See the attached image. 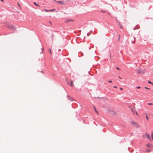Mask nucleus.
<instances>
[{
  "label": "nucleus",
  "mask_w": 153,
  "mask_h": 153,
  "mask_svg": "<svg viewBox=\"0 0 153 153\" xmlns=\"http://www.w3.org/2000/svg\"><path fill=\"white\" fill-rule=\"evenodd\" d=\"M55 1L61 5H64L67 4L69 2V0H64L63 1Z\"/></svg>",
  "instance_id": "1"
},
{
  "label": "nucleus",
  "mask_w": 153,
  "mask_h": 153,
  "mask_svg": "<svg viewBox=\"0 0 153 153\" xmlns=\"http://www.w3.org/2000/svg\"><path fill=\"white\" fill-rule=\"evenodd\" d=\"M136 114L138 116V113H137V111H136Z\"/></svg>",
  "instance_id": "19"
},
{
  "label": "nucleus",
  "mask_w": 153,
  "mask_h": 153,
  "mask_svg": "<svg viewBox=\"0 0 153 153\" xmlns=\"http://www.w3.org/2000/svg\"><path fill=\"white\" fill-rule=\"evenodd\" d=\"M120 89L121 90H123V88H120Z\"/></svg>",
  "instance_id": "23"
},
{
  "label": "nucleus",
  "mask_w": 153,
  "mask_h": 153,
  "mask_svg": "<svg viewBox=\"0 0 153 153\" xmlns=\"http://www.w3.org/2000/svg\"><path fill=\"white\" fill-rule=\"evenodd\" d=\"M131 110L132 112H134V110H133V109L132 108H131Z\"/></svg>",
  "instance_id": "18"
},
{
  "label": "nucleus",
  "mask_w": 153,
  "mask_h": 153,
  "mask_svg": "<svg viewBox=\"0 0 153 153\" xmlns=\"http://www.w3.org/2000/svg\"><path fill=\"white\" fill-rule=\"evenodd\" d=\"M50 52L51 53V49L50 50Z\"/></svg>",
  "instance_id": "26"
},
{
  "label": "nucleus",
  "mask_w": 153,
  "mask_h": 153,
  "mask_svg": "<svg viewBox=\"0 0 153 153\" xmlns=\"http://www.w3.org/2000/svg\"><path fill=\"white\" fill-rule=\"evenodd\" d=\"M140 88V86H138V87H137V89H139V88Z\"/></svg>",
  "instance_id": "17"
},
{
  "label": "nucleus",
  "mask_w": 153,
  "mask_h": 153,
  "mask_svg": "<svg viewBox=\"0 0 153 153\" xmlns=\"http://www.w3.org/2000/svg\"><path fill=\"white\" fill-rule=\"evenodd\" d=\"M146 118L147 119V120H148L149 119V118L148 117H147V115L146 116Z\"/></svg>",
  "instance_id": "16"
},
{
  "label": "nucleus",
  "mask_w": 153,
  "mask_h": 153,
  "mask_svg": "<svg viewBox=\"0 0 153 153\" xmlns=\"http://www.w3.org/2000/svg\"><path fill=\"white\" fill-rule=\"evenodd\" d=\"M114 88H117V87L116 86H114Z\"/></svg>",
  "instance_id": "22"
},
{
  "label": "nucleus",
  "mask_w": 153,
  "mask_h": 153,
  "mask_svg": "<svg viewBox=\"0 0 153 153\" xmlns=\"http://www.w3.org/2000/svg\"><path fill=\"white\" fill-rule=\"evenodd\" d=\"M151 137L152 140H153V131L152 132L151 134Z\"/></svg>",
  "instance_id": "9"
},
{
  "label": "nucleus",
  "mask_w": 153,
  "mask_h": 153,
  "mask_svg": "<svg viewBox=\"0 0 153 153\" xmlns=\"http://www.w3.org/2000/svg\"><path fill=\"white\" fill-rule=\"evenodd\" d=\"M119 78H120V79H121L120 77L119 76Z\"/></svg>",
  "instance_id": "31"
},
{
  "label": "nucleus",
  "mask_w": 153,
  "mask_h": 153,
  "mask_svg": "<svg viewBox=\"0 0 153 153\" xmlns=\"http://www.w3.org/2000/svg\"><path fill=\"white\" fill-rule=\"evenodd\" d=\"M148 83L149 84H151L152 85H153V83L152 82L150 81H148Z\"/></svg>",
  "instance_id": "12"
},
{
  "label": "nucleus",
  "mask_w": 153,
  "mask_h": 153,
  "mask_svg": "<svg viewBox=\"0 0 153 153\" xmlns=\"http://www.w3.org/2000/svg\"><path fill=\"white\" fill-rule=\"evenodd\" d=\"M18 6L20 7V5L19 3H18Z\"/></svg>",
  "instance_id": "25"
},
{
  "label": "nucleus",
  "mask_w": 153,
  "mask_h": 153,
  "mask_svg": "<svg viewBox=\"0 0 153 153\" xmlns=\"http://www.w3.org/2000/svg\"><path fill=\"white\" fill-rule=\"evenodd\" d=\"M150 151L149 150H147V151H146V152H149V151Z\"/></svg>",
  "instance_id": "29"
},
{
  "label": "nucleus",
  "mask_w": 153,
  "mask_h": 153,
  "mask_svg": "<svg viewBox=\"0 0 153 153\" xmlns=\"http://www.w3.org/2000/svg\"><path fill=\"white\" fill-rule=\"evenodd\" d=\"M108 82H112V81H111V80H109V81H108Z\"/></svg>",
  "instance_id": "21"
},
{
  "label": "nucleus",
  "mask_w": 153,
  "mask_h": 153,
  "mask_svg": "<svg viewBox=\"0 0 153 153\" xmlns=\"http://www.w3.org/2000/svg\"><path fill=\"white\" fill-rule=\"evenodd\" d=\"M107 112L109 113L111 115H113L116 114V111L112 109H110V108H108L107 109Z\"/></svg>",
  "instance_id": "2"
},
{
  "label": "nucleus",
  "mask_w": 153,
  "mask_h": 153,
  "mask_svg": "<svg viewBox=\"0 0 153 153\" xmlns=\"http://www.w3.org/2000/svg\"><path fill=\"white\" fill-rule=\"evenodd\" d=\"M70 21H71V20H67V21H66V22H70Z\"/></svg>",
  "instance_id": "24"
},
{
  "label": "nucleus",
  "mask_w": 153,
  "mask_h": 153,
  "mask_svg": "<svg viewBox=\"0 0 153 153\" xmlns=\"http://www.w3.org/2000/svg\"><path fill=\"white\" fill-rule=\"evenodd\" d=\"M148 147H151L152 146V145L150 143H149L146 145Z\"/></svg>",
  "instance_id": "6"
},
{
  "label": "nucleus",
  "mask_w": 153,
  "mask_h": 153,
  "mask_svg": "<svg viewBox=\"0 0 153 153\" xmlns=\"http://www.w3.org/2000/svg\"><path fill=\"white\" fill-rule=\"evenodd\" d=\"M116 68V69H118V70H120V69H119V68H118V67H117Z\"/></svg>",
  "instance_id": "20"
},
{
  "label": "nucleus",
  "mask_w": 153,
  "mask_h": 153,
  "mask_svg": "<svg viewBox=\"0 0 153 153\" xmlns=\"http://www.w3.org/2000/svg\"><path fill=\"white\" fill-rule=\"evenodd\" d=\"M148 104L149 105H153V104L152 103H148Z\"/></svg>",
  "instance_id": "14"
},
{
  "label": "nucleus",
  "mask_w": 153,
  "mask_h": 153,
  "mask_svg": "<svg viewBox=\"0 0 153 153\" xmlns=\"http://www.w3.org/2000/svg\"><path fill=\"white\" fill-rule=\"evenodd\" d=\"M108 13V14H109V15H110V13Z\"/></svg>",
  "instance_id": "30"
},
{
  "label": "nucleus",
  "mask_w": 153,
  "mask_h": 153,
  "mask_svg": "<svg viewBox=\"0 0 153 153\" xmlns=\"http://www.w3.org/2000/svg\"><path fill=\"white\" fill-rule=\"evenodd\" d=\"M2 2H3V0H0Z\"/></svg>",
  "instance_id": "27"
},
{
  "label": "nucleus",
  "mask_w": 153,
  "mask_h": 153,
  "mask_svg": "<svg viewBox=\"0 0 153 153\" xmlns=\"http://www.w3.org/2000/svg\"><path fill=\"white\" fill-rule=\"evenodd\" d=\"M145 137L147 138L148 139H149L150 140H151L150 135L146 133H145Z\"/></svg>",
  "instance_id": "4"
},
{
  "label": "nucleus",
  "mask_w": 153,
  "mask_h": 153,
  "mask_svg": "<svg viewBox=\"0 0 153 153\" xmlns=\"http://www.w3.org/2000/svg\"><path fill=\"white\" fill-rule=\"evenodd\" d=\"M145 89H148V90H149L150 89V88H147L146 87H145Z\"/></svg>",
  "instance_id": "15"
},
{
  "label": "nucleus",
  "mask_w": 153,
  "mask_h": 153,
  "mask_svg": "<svg viewBox=\"0 0 153 153\" xmlns=\"http://www.w3.org/2000/svg\"><path fill=\"white\" fill-rule=\"evenodd\" d=\"M135 38L134 37V40L133 41H132V42L133 43H134L135 42Z\"/></svg>",
  "instance_id": "8"
},
{
  "label": "nucleus",
  "mask_w": 153,
  "mask_h": 153,
  "mask_svg": "<svg viewBox=\"0 0 153 153\" xmlns=\"http://www.w3.org/2000/svg\"><path fill=\"white\" fill-rule=\"evenodd\" d=\"M73 82L72 81H71V83L70 84V85L72 87L74 86V85L73 84Z\"/></svg>",
  "instance_id": "7"
},
{
  "label": "nucleus",
  "mask_w": 153,
  "mask_h": 153,
  "mask_svg": "<svg viewBox=\"0 0 153 153\" xmlns=\"http://www.w3.org/2000/svg\"><path fill=\"white\" fill-rule=\"evenodd\" d=\"M49 23H50V24L51 25V24H52L51 23V22H49Z\"/></svg>",
  "instance_id": "28"
},
{
  "label": "nucleus",
  "mask_w": 153,
  "mask_h": 153,
  "mask_svg": "<svg viewBox=\"0 0 153 153\" xmlns=\"http://www.w3.org/2000/svg\"><path fill=\"white\" fill-rule=\"evenodd\" d=\"M55 9H52V10H47L46 9H44V10L46 12H51L53 10H54Z\"/></svg>",
  "instance_id": "5"
},
{
  "label": "nucleus",
  "mask_w": 153,
  "mask_h": 153,
  "mask_svg": "<svg viewBox=\"0 0 153 153\" xmlns=\"http://www.w3.org/2000/svg\"><path fill=\"white\" fill-rule=\"evenodd\" d=\"M33 3H34V4H35V5H36V6H39V5L37 4L36 2H34Z\"/></svg>",
  "instance_id": "11"
},
{
  "label": "nucleus",
  "mask_w": 153,
  "mask_h": 153,
  "mask_svg": "<svg viewBox=\"0 0 153 153\" xmlns=\"http://www.w3.org/2000/svg\"><path fill=\"white\" fill-rule=\"evenodd\" d=\"M134 29H135V28H134Z\"/></svg>",
  "instance_id": "32"
},
{
  "label": "nucleus",
  "mask_w": 153,
  "mask_h": 153,
  "mask_svg": "<svg viewBox=\"0 0 153 153\" xmlns=\"http://www.w3.org/2000/svg\"><path fill=\"white\" fill-rule=\"evenodd\" d=\"M131 124L132 125H133L136 127H139V126L138 125V124L137 123L134 122H131Z\"/></svg>",
  "instance_id": "3"
},
{
  "label": "nucleus",
  "mask_w": 153,
  "mask_h": 153,
  "mask_svg": "<svg viewBox=\"0 0 153 153\" xmlns=\"http://www.w3.org/2000/svg\"><path fill=\"white\" fill-rule=\"evenodd\" d=\"M119 26H120V28H121V29H122L123 28V27H122V25H121V24H119Z\"/></svg>",
  "instance_id": "13"
},
{
  "label": "nucleus",
  "mask_w": 153,
  "mask_h": 153,
  "mask_svg": "<svg viewBox=\"0 0 153 153\" xmlns=\"http://www.w3.org/2000/svg\"><path fill=\"white\" fill-rule=\"evenodd\" d=\"M94 109L95 112L98 114V112L97 111L96 109V108L95 107L94 108Z\"/></svg>",
  "instance_id": "10"
}]
</instances>
